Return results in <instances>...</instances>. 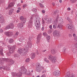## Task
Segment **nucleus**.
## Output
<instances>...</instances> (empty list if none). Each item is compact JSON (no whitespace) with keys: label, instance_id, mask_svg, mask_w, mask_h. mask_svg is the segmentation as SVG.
Wrapping results in <instances>:
<instances>
[{"label":"nucleus","instance_id":"f257e3e1","mask_svg":"<svg viewBox=\"0 0 77 77\" xmlns=\"http://www.w3.org/2000/svg\"><path fill=\"white\" fill-rule=\"evenodd\" d=\"M8 47L9 48L10 51L7 53V55L8 56H10L11 54L14 51V50H15V46L14 45L13 46H11L8 45Z\"/></svg>","mask_w":77,"mask_h":77},{"label":"nucleus","instance_id":"f03ea898","mask_svg":"<svg viewBox=\"0 0 77 77\" xmlns=\"http://www.w3.org/2000/svg\"><path fill=\"white\" fill-rule=\"evenodd\" d=\"M21 73H23V74H24L25 75H30V72L29 71L27 72V69H26L25 67H24V66H23L21 68Z\"/></svg>","mask_w":77,"mask_h":77},{"label":"nucleus","instance_id":"7ed1b4c3","mask_svg":"<svg viewBox=\"0 0 77 77\" xmlns=\"http://www.w3.org/2000/svg\"><path fill=\"white\" fill-rule=\"evenodd\" d=\"M18 52L22 56H24V55H25V54H27L28 51H27V50H26V49L19 48Z\"/></svg>","mask_w":77,"mask_h":77},{"label":"nucleus","instance_id":"20e7f679","mask_svg":"<svg viewBox=\"0 0 77 77\" xmlns=\"http://www.w3.org/2000/svg\"><path fill=\"white\" fill-rule=\"evenodd\" d=\"M27 45L26 46L25 48L26 50H27L28 51H29V48H31L32 47V42H31V38L30 37L29 38V41L27 42Z\"/></svg>","mask_w":77,"mask_h":77},{"label":"nucleus","instance_id":"39448f33","mask_svg":"<svg viewBox=\"0 0 77 77\" xmlns=\"http://www.w3.org/2000/svg\"><path fill=\"white\" fill-rule=\"evenodd\" d=\"M41 20L39 18H37L35 22V24L36 28H39L41 27Z\"/></svg>","mask_w":77,"mask_h":77},{"label":"nucleus","instance_id":"423d86ee","mask_svg":"<svg viewBox=\"0 0 77 77\" xmlns=\"http://www.w3.org/2000/svg\"><path fill=\"white\" fill-rule=\"evenodd\" d=\"M48 58L49 60H51L52 62H53V63H55V62H56V58L53 56L51 55H49L48 56Z\"/></svg>","mask_w":77,"mask_h":77},{"label":"nucleus","instance_id":"0eeeda50","mask_svg":"<svg viewBox=\"0 0 77 77\" xmlns=\"http://www.w3.org/2000/svg\"><path fill=\"white\" fill-rule=\"evenodd\" d=\"M5 35H6L7 36H8V37H11L14 35V32H12L8 31L5 32Z\"/></svg>","mask_w":77,"mask_h":77},{"label":"nucleus","instance_id":"6e6552de","mask_svg":"<svg viewBox=\"0 0 77 77\" xmlns=\"http://www.w3.org/2000/svg\"><path fill=\"white\" fill-rule=\"evenodd\" d=\"M13 77L15 76H18V77H21L22 75V73L21 72H20L17 73L16 72H12L11 73Z\"/></svg>","mask_w":77,"mask_h":77},{"label":"nucleus","instance_id":"1a4fd4ad","mask_svg":"<svg viewBox=\"0 0 77 77\" xmlns=\"http://www.w3.org/2000/svg\"><path fill=\"white\" fill-rule=\"evenodd\" d=\"M42 35V34L41 33H40L37 36V41L36 42L38 45H39L40 44V39H41Z\"/></svg>","mask_w":77,"mask_h":77},{"label":"nucleus","instance_id":"9d476101","mask_svg":"<svg viewBox=\"0 0 77 77\" xmlns=\"http://www.w3.org/2000/svg\"><path fill=\"white\" fill-rule=\"evenodd\" d=\"M7 59V62H9L10 64V65H12L13 64H14V61L12 60V59L6 58Z\"/></svg>","mask_w":77,"mask_h":77},{"label":"nucleus","instance_id":"9b49d317","mask_svg":"<svg viewBox=\"0 0 77 77\" xmlns=\"http://www.w3.org/2000/svg\"><path fill=\"white\" fill-rule=\"evenodd\" d=\"M45 20L46 23H51L52 22H53V19L52 18H45Z\"/></svg>","mask_w":77,"mask_h":77},{"label":"nucleus","instance_id":"f8f14e48","mask_svg":"<svg viewBox=\"0 0 77 77\" xmlns=\"http://www.w3.org/2000/svg\"><path fill=\"white\" fill-rule=\"evenodd\" d=\"M7 59L6 58H1L0 59V65H3V62H7Z\"/></svg>","mask_w":77,"mask_h":77},{"label":"nucleus","instance_id":"ddd939ff","mask_svg":"<svg viewBox=\"0 0 77 77\" xmlns=\"http://www.w3.org/2000/svg\"><path fill=\"white\" fill-rule=\"evenodd\" d=\"M60 23L58 25V27H57V28H59L60 30H62L63 29L62 27V24L63 23V20H60Z\"/></svg>","mask_w":77,"mask_h":77},{"label":"nucleus","instance_id":"4468645a","mask_svg":"<svg viewBox=\"0 0 77 77\" xmlns=\"http://www.w3.org/2000/svg\"><path fill=\"white\" fill-rule=\"evenodd\" d=\"M53 35L54 36H57V37H59L60 35V32L56 30L53 32Z\"/></svg>","mask_w":77,"mask_h":77},{"label":"nucleus","instance_id":"2eb2a0df","mask_svg":"<svg viewBox=\"0 0 77 77\" xmlns=\"http://www.w3.org/2000/svg\"><path fill=\"white\" fill-rule=\"evenodd\" d=\"M6 29H13L14 28V25L13 23H10L8 26L6 27Z\"/></svg>","mask_w":77,"mask_h":77},{"label":"nucleus","instance_id":"dca6fc26","mask_svg":"<svg viewBox=\"0 0 77 77\" xmlns=\"http://www.w3.org/2000/svg\"><path fill=\"white\" fill-rule=\"evenodd\" d=\"M32 24H33V22L32 21V18H31L29 20L28 23V27L29 28H30V27H32Z\"/></svg>","mask_w":77,"mask_h":77},{"label":"nucleus","instance_id":"f3484780","mask_svg":"<svg viewBox=\"0 0 77 77\" xmlns=\"http://www.w3.org/2000/svg\"><path fill=\"white\" fill-rule=\"evenodd\" d=\"M57 23H58V22L57 21V20H55L54 23V24L53 25V28L54 29H56L57 26Z\"/></svg>","mask_w":77,"mask_h":77},{"label":"nucleus","instance_id":"a211bd4d","mask_svg":"<svg viewBox=\"0 0 77 77\" xmlns=\"http://www.w3.org/2000/svg\"><path fill=\"white\" fill-rule=\"evenodd\" d=\"M20 20L23 21L22 22V24H25L26 23V18H24L23 16H20Z\"/></svg>","mask_w":77,"mask_h":77},{"label":"nucleus","instance_id":"6ab92c4d","mask_svg":"<svg viewBox=\"0 0 77 77\" xmlns=\"http://www.w3.org/2000/svg\"><path fill=\"white\" fill-rule=\"evenodd\" d=\"M53 74L54 75H55L56 76H59L60 75V71H56L53 72Z\"/></svg>","mask_w":77,"mask_h":77},{"label":"nucleus","instance_id":"aec40b11","mask_svg":"<svg viewBox=\"0 0 77 77\" xmlns=\"http://www.w3.org/2000/svg\"><path fill=\"white\" fill-rule=\"evenodd\" d=\"M5 23V20L3 18L2 15L0 16V23Z\"/></svg>","mask_w":77,"mask_h":77},{"label":"nucleus","instance_id":"412c9836","mask_svg":"<svg viewBox=\"0 0 77 77\" xmlns=\"http://www.w3.org/2000/svg\"><path fill=\"white\" fill-rule=\"evenodd\" d=\"M73 25L72 24H68L66 25V27H68L69 29H71L72 28Z\"/></svg>","mask_w":77,"mask_h":77},{"label":"nucleus","instance_id":"4be33fe9","mask_svg":"<svg viewBox=\"0 0 77 77\" xmlns=\"http://www.w3.org/2000/svg\"><path fill=\"white\" fill-rule=\"evenodd\" d=\"M31 59H34L35 57L36 56V54L35 53H32L31 54Z\"/></svg>","mask_w":77,"mask_h":77},{"label":"nucleus","instance_id":"5701e85b","mask_svg":"<svg viewBox=\"0 0 77 77\" xmlns=\"http://www.w3.org/2000/svg\"><path fill=\"white\" fill-rule=\"evenodd\" d=\"M23 24L22 22L21 23H19L17 25V26L18 27L19 29H21V28H22L23 27V24Z\"/></svg>","mask_w":77,"mask_h":77},{"label":"nucleus","instance_id":"b1692460","mask_svg":"<svg viewBox=\"0 0 77 77\" xmlns=\"http://www.w3.org/2000/svg\"><path fill=\"white\" fill-rule=\"evenodd\" d=\"M37 68H41L42 67L41 66V64L39 63H36Z\"/></svg>","mask_w":77,"mask_h":77},{"label":"nucleus","instance_id":"393cba45","mask_svg":"<svg viewBox=\"0 0 77 77\" xmlns=\"http://www.w3.org/2000/svg\"><path fill=\"white\" fill-rule=\"evenodd\" d=\"M14 9L11 8L10 9L9 11V15H12V13L13 12V11H14Z\"/></svg>","mask_w":77,"mask_h":77},{"label":"nucleus","instance_id":"a878e982","mask_svg":"<svg viewBox=\"0 0 77 77\" xmlns=\"http://www.w3.org/2000/svg\"><path fill=\"white\" fill-rule=\"evenodd\" d=\"M14 5H15L14 3L11 2L9 4V5L8 6V7L9 8H11V7H12V6H14Z\"/></svg>","mask_w":77,"mask_h":77},{"label":"nucleus","instance_id":"bb28decb","mask_svg":"<svg viewBox=\"0 0 77 77\" xmlns=\"http://www.w3.org/2000/svg\"><path fill=\"white\" fill-rule=\"evenodd\" d=\"M3 48L0 49V54L1 55V56H4L3 53Z\"/></svg>","mask_w":77,"mask_h":77},{"label":"nucleus","instance_id":"cd10ccee","mask_svg":"<svg viewBox=\"0 0 77 77\" xmlns=\"http://www.w3.org/2000/svg\"><path fill=\"white\" fill-rule=\"evenodd\" d=\"M36 71L38 72H40L41 71V68H38V67H36Z\"/></svg>","mask_w":77,"mask_h":77},{"label":"nucleus","instance_id":"c85d7f7f","mask_svg":"<svg viewBox=\"0 0 77 77\" xmlns=\"http://www.w3.org/2000/svg\"><path fill=\"white\" fill-rule=\"evenodd\" d=\"M51 53L52 54H54L56 53V50L55 49H52L51 50Z\"/></svg>","mask_w":77,"mask_h":77},{"label":"nucleus","instance_id":"c756f323","mask_svg":"<svg viewBox=\"0 0 77 77\" xmlns=\"http://www.w3.org/2000/svg\"><path fill=\"white\" fill-rule=\"evenodd\" d=\"M24 40V39L23 37H21L19 39V41H20V42H23Z\"/></svg>","mask_w":77,"mask_h":77},{"label":"nucleus","instance_id":"7c9ffc66","mask_svg":"<svg viewBox=\"0 0 77 77\" xmlns=\"http://www.w3.org/2000/svg\"><path fill=\"white\" fill-rule=\"evenodd\" d=\"M9 42L10 43H13L14 42V39L12 38H10Z\"/></svg>","mask_w":77,"mask_h":77},{"label":"nucleus","instance_id":"2f4dec72","mask_svg":"<svg viewBox=\"0 0 77 77\" xmlns=\"http://www.w3.org/2000/svg\"><path fill=\"white\" fill-rule=\"evenodd\" d=\"M58 12H59V10H56L54 11V13L53 14V15H56V14H57V13H58Z\"/></svg>","mask_w":77,"mask_h":77},{"label":"nucleus","instance_id":"473e14b6","mask_svg":"<svg viewBox=\"0 0 77 77\" xmlns=\"http://www.w3.org/2000/svg\"><path fill=\"white\" fill-rule=\"evenodd\" d=\"M44 60H45V62H47V63H48L49 62V60L47 59V58H45Z\"/></svg>","mask_w":77,"mask_h":77},{"label":"nucleus","instance_id":"72a5a7b5","mask_svg":"<svg viewBox=\"0 0 77 77\" xmlns=\"http://www.w3.org/2000/svg\"><path fill=\"white\" fill-rule=\"evenodd\" d=\"M68 77H75V75L73 74H72L69 75Z\"/></svg>","mask_w":77,"mask_h":77},{"label":"nucleus","instance_id":"f704fd0d","mask_svg":"<svg viewBox=\"0 0 77 77\" xmlns=\"http://www.w3.org/2000/svg\"><path fill=\"white\" fill-rule=\"evenodd\" d=\"M32 11L34 13H35V12H37V9L36 8H33V10H32Z\"/></svg>","mask_w":77,"mask_h":77},{"label":"nucleus","instance_id":"c9c22d12","mask_svg":"<svg viewBox=\"0 0 77 77\" xmlns=\"http://www.w3.org/2000/svg\"><path fill=\"white\" fill-rule=\"evenodd\" d=\"M5 69H4V70H10V68L9 67H7L6 66H5Z\"/></svg>","mask_w":77,"mask_h":77},{"label":"nucleus","instance_id":"e433bc0d","mask_svg":"<svg viewBox=\"0 0 77 77\" xmlns=\"http://www.w3.org/2000/svg\"><path fill=\"white\" fill-rule=\"evenodd\" d=\"M71 2H72V3H75L77 1V0H70Z\"/></svg>","mask_w":77,"mask_h":77},{"label":"nucleus","instance_id":"4c0bfd02","mask_svg":"<svg viewBox=\"0 0 77 77\" xmlns=\"http://www.w3.org/2000/svg\"><path fill=\"white\" fill-rule=\"evenodd\" d=\"M19 35V32H16L15 35H14V37H15V36H18Z\"/></svg>","mask_w":77,"mask_h":77},{"label":"nucleus","instance_id":"58836bf2","mask_svg":"<svg viewBox=\"0 0 77 77\" xmlns=\"http://www.w3.org/2000/svg\"><path fill=\"white\" fill-rule=\"evenodd\" d=\"M6 68V67H5V66H2V67H0V69H3L5 70V69Z\"/></svg>","mask_w":77,"mask_h":77},{"label":"nucleus","instance_id":"ea45409f","mask_svg":"<svg viewBox=\"0 0 77 77\" xmlns=\"http://www.w3.org/2000/svg\"><path fill=\"white\" fill-rule=\"evenodd\" d=\"M66 75H68V76H69L70 75V72L69 71H68L66 73Z\"/></svg>","mask_w":77,"mask_h":77},{"label":"nucleus","instance_id":"a19ab883","mask_svg":"<svg viewBox=\"0 0 77 77\" xmlns=\"http://www.w3.org/2000/svg\"><path fill=\"white\" fill-rule=\"evenodd\" d=\"M43 35L44 36H47V34L46 32H44L43 34Z\"/></svg>","mask_w":77,"mask_h":77},{"label":"nucleus","instance_id":"79ce46f5","mask_svg":"<svg viewBox=\"0 0 77 77\" xmlns=\"http://www.w3.org/2000/svg\"><path fill=\"white\" fill-rule=\"evenodd\" d=\"M75 47L76 48V50H77V43L76 44H75L74 45Z\"/></svg>","mask_w":77,"mask_h":77},{"label":"nucleus","instance_id":"37998d69","mask_svg":"<svg viewBox=\"0 0 77 77\" xmlns=\"http://www.w3.org/2000/svg\"><path fill=\"white\" fill-rule=\"evenodd\" d=\"M29 61H30V59L29 58H27L26 60V62H29Z\"/></svg>","mask_w":77,"mask_h":77},{"label":"nucleus","instance_id":"c03bdc74","mask_svg":"<svg viewBox=\"0 0 77 77\" xmlns=\"http://www.w3.org/2000/svg\"><path fill=\"white\" fill-rule=\"evenodd\" d=\"M46 38L48 40H50V36H47Z\"/></svg>","mask_w":77,"mask_h":77},{"label":"nucleus","instance_id":"a18cd8bd","mask_svg":"<svg viewBox=\"0 0 77 77\" xmlns=\"http://www.w3.org/2000/svg\"><path fill=\"white\" fill-rule=\"evenodd\" d=\"M72 50L73 53H74L75 52V50H76V49H72Z\"/></svg>","mask_w":77,"mask_h":77},{"label":"nucleus","instance_id":"49530a36","mask_svg":"<svg viewBox=\"0 0 77 77\" xmlns=\"http://www.w3.org/2000/svg\"><path fill=\"white\" fill-rule=\"evenodd\" d=\"M39 5H40V7H41V8H43V7H44V6H43V5H42V4L40 3L39 4Z\"/></svg>","mask_w":77,"mask_h":77},{"label":"nucleus","instance_id":"de8ad7c7","mask_svg":"<svg viewBox=\"0 0 77 77\" xmlns=\"http://www.w3.org/2000/svg\"><path fill=\"white\" fill-rule=\"evenodd\" d=\"M27 4H25V5H23V8H24L27 7Z\"/></svg>","mask_w":77,"mask_h":77},{"label":"nucleus","instance_id":"09e8293b","mask_svg":"<svg viewBox=\"0 0 77 77\" xmlns=\"http://www.w3.org/2000/svg\"><path fill=\"white\" fill-rule=\"evenodd\" d=\"M0 2H1V3H3L5 2V0H0Z\"/></svg>","mask_w":77,"mask_h":77},{"label":"nucleus","instance_id":"8fccbe9b","mask_svg":"<svg viewBox=\"0 0 77 77\" xmlns=\"http://www.w3.org/2000/svg\"><path fill=\"white\" fill-rule=\"evenodd\" d=\"M66 19L67 20H68V21H70V18H69V17H67Z\"/></svg>","mask_w":77,"mask_h":77},{"label":"nucleus","instance_id":"3c124183","mask_svg":"<svg viewBox=\"0 0 77 77\" xmlns=\"http://www.w3.org/2000/svg\"><path fill=\"white\" fill-rule=\"evenodd\" d=\"M52 32V31L50 30H48V33H51Z\"/></svg>","mask_w":77,"mask_h":77},{"label":"nucleus","instance_id":"603ef678","mask_svg":"<svg viewBox=\"0 0 77 77\" xmlns=\"http://www.w3.org/2000/svg\"><path fill=\"white\" fill-rule=\"evenodd\" d=\"M49 28H50V29H51V30H52V25H51L49 26Z\"/></svg>","mask_w":77,"mask_h":77},{"label":"nucleus","instance_id":"864d4df0","mask_svg":"<svg viewBox=\"0 0 77 77\" xmlns=\"http://www.w3.org/2000/svg\"><path fill=\"white\" fill-rule=\"evenodd\" d=\"M42 24H45V21H44V20H42Z\"/></svg>","mask_w":77,"mask_h":77},{"label":"nucleus","instance_id":"5fc2aeb1","mask_svg":"<svg viewBox=\"0 0 77 77\" xmlns=\"http://www.w3.org/2000/svg\"><path fill=\"white\" fill-rule=\"evenodd\" d=\"M63 52H65L66 51V49L65 48H64V49H63Z\"/></svg>","mask_w":77,"mask_h":77},{"label":"nucleus","instance_id":"6e6d98bb","mask_svg":"<svg viewBox=\"0 0 77 77\" xmlns=\"http://www.w3.org/2000/svg\"><path fill=\"white\" fill-rule=\"evenodd\" d=\"M74 40L77 41V37H75L74 38Z\"/></svg>","mask_w":77,"mask_h":77},{"label":"nucleus","instance_id":"4d7b16f0","mask_svg":"<svg viewBox=\"0 0 77 77\" xmlns=\"http://www.w3.org/2000/svg\"><path fill=\"white\" fill-rule=\"evenodd\" d=\"M42 31H44V26H43L42 28Z\"/></svg>","mask_w":77,"mask_h":77},{"label":"nucleus","instance_id":"13d9d810","mask_svg":"<svg viewBox=\"0 0 77 77\" xmlns=\"http://www.w3.org/2000/svg\"><path fill=\"white\" fill-rule=\"evenodd\" d=\"M41 77H46V76H45V74H43L42 75V76H41Z\"/></svg>","mask_w":77,"mask_h":77},{"label":"nucleus","instance_id":"bf43d9fd","mask_svg":"<svg viewBox=\"0 0 77 77\" xmlns=\"http://www.w3.org/2000/svg\"><path fill=\"white\" fill-rule=\"evenodd\" d=\"M67 10H68V11H70V10H71V8H68L67 9Z\"/></svg>","mask_w":77,"mask_h":77},{"label":"nucleus","instance_id":"052dcab7","mask_svg":"<svg viewBox=\"0 0 77 77\" xmlns=\"http://www.w3.org/2000/svg\"><path fill=\"white\" fill-rule=\"evenodd\" d=\"M36 54H37V55H38V54H39V53H38V51H36Z\"/></svg>","mask_w":77,"mask_h":77},{"label":"nucleus","instance_id":"680f3d73","mask_svg":"<svg viewBox=\"0 0 77 77\" xmlns=\"http://www.w3.org/2000/svg\"><path fill=\"white\" fill-rule=\"evenodd\" d=\"M52 5H53V6H54V5H55V4H54V2H53L52 3Z\"/></svg>","mask_w":77,"mask_h":77},{"label":"nucleus","instance_id":"e2e57ef3","mask_svg":"<svg viewBox=\"0 0 77 77\" xmlns=\"http://www.w3.org/2000/svg\"><path fill=\"white\" fill-rule=\"evenodd\" d=\"M42 13H43V14H45V11H44V10H42Z\"/></svg>","mask_w":77,"mask_h":77},{"label":"nucleus","instance_id":"0e129e2a","mask_svg":"<svg viewBox=\"0 0 77 77\" xmlns=\"http://www.w3.org/2000/svg\"><path fill=\"white\" fill-rule=\"evenodd\" d=\"M14 57H17V54H14Z\"/></svg>","mask_w":77,"mask_h":77},{"label":"nucleus","instance_id":"69168bd1","mask_svg":"<svg viewBox=\"0 0 77 77\" xmlns=\"http://www.w3.org/2000/svg\"><path fill=\"white\" fill-rule=\"evenodd\" d=\"M69 37H72V35L71 34H69Z\"/></svg>","mask_w":77,"mask_h":77},{"label":"nucleus","instance_id":"338daca9","mask_svg":"<svg viewBox=\"0 0 77 77\" xmlns=\"http://www.w3.org/2000/svg\"><path fill=\"white\" fill-rule=\"evenodd\" d=\"M75 35H75V34H73V36L74 37H75Z\"/></svg>","mask_w":77,"mask_h":77},{"label":"nucleus","instance_id":"774afa93","mask_svg":"<svg viewBox=\"0 0 77 77\" xmlns=\"http://www.w3.org/2000/svg\"><path fill=\"white\" fill-rule=\"evenodd\" d=\"M17 13H19L20 12V10H17Z\"/></svg>","mask_w":77,"mask_h":77}]
</instances>
